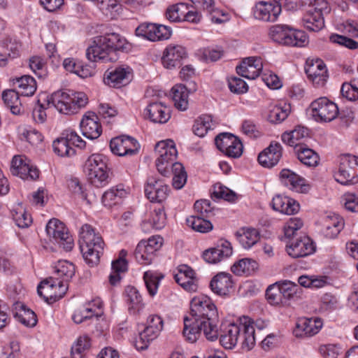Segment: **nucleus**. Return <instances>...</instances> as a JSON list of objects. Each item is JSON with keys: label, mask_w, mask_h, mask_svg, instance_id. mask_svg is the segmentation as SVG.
<instances>
[{"label": "nucleus", "mask_w": 358, "mask_h": 358, "mask_svg": "<svg viewBox=\"0 0 358 358\" xmlns=\"http://www.w3.org/2000/svg\"><path fill=\"white\" fill-rule=\"evenodd\" d=\"M217 317L216 307L209 298L194 297L191 301L189 315L184 318V337L189 342L194 343L203 332L207 340H217L219 337L215 324Z\"/></svg>", "instance_id": "1"}, {"label": "nucleus", "mask_w": 358, "mask_h": 358, "mask_svg": "<svg viewBox=\"0 0 358 358\" xmlns=\"http://www.w3.org/2000/svg\"><path fill=\"white\" fill-rule=\"evenodd\" d=\"M250 323V318L243 317L241 318L238 324H227L219 333L221 345L226 349H232L241 341L242 348L247 351L250 350L255 344V328Z\"/></svg>", "instance_id": "2"}, {"label": "nucleus", "mask_w": 358, "mask_h": 358, "mask_svg": "<svg viewBox=\"0 0 358 358\" xmlns=\"http://www.w3.org/2000/svg\"><path fill=\"white\" fill-rule=\"evenodd\" d=\"M78 243L85 262L90 266L97 265L104 247V242L99 234L91 225L85 224L80 229Z\"/></svg>", "instance_id": "3"}, {"label": "nucleus", "mask_w": 358, "mask_h": 358, "mask_svg": "<svg viewBox=\"0 0 358 358\" xmlns=\"http://www.w3.org/2000/svg\"><path fill=\"white\" fill-rule=\"evenodd\" d=\"M88 103L87 95L83 92L57 91L48 101V105L55 108L60 113L73 115Z\"/></svg>", "instance_id": "4"}, {"label": "nucleus", "mask_w": 358, "mask_h": 358, "mask_svg": "<svg viewBox=\"0 0 358 358\" xmlns=\"http://www.w3.org/2000/svg\"><path fill=\"white\" fill-rule=\"evenodd\" d=\"M301 3L306 7L303 17L304 27L313 31L322 29L324 26L323 15L331 10L328 2L326 0H301Z\"/></svg>", "instance_id": "5"}, {"label": "nucleus", "mask_w": 358, "mask_h": 358, "mask_svg": "<svg viewBox=\"0 0 358 358\" xmlns=\"http://www.w3.org/2000/svg\"><path fill=\"white\" fill-rule=\"evenodd\" d=\"M85 171L89 181L94 186L101 187L108 184V170L102 155H91L85 162Z\"/></svg>", "instance_id": "6"}, {"label": "nucleus", "mask_w": 358, "mask_h": 358, "mask_svg": "<svg viewBox=\"0 0 358 358\" xmlns=\"http://www.w3.org/2000/svg\"><path fill=\"white\" fill-rule=\"evenodd\" d=\"M337 182L342 185L358 182V157L345 154L340 157L338 171L334 175Z\"/></svg>", "instance_id": "7"}, {"label": "nucleus", "mask_w": 358, "mask_h": 358, "mask_svg": "<svg viewBox=\"0 0 358 358\" xmlns=\"http://www.w3.org/2000/svg\"><path fill=\"white\" fill-rule=\"evenodd\" d=\"M269 36L273 42L280 45H298L308 43V36L301 30H292L287 26L277 24L271 27Z\"/></svg>", "instance_id": "8"}, {"label": "nucleus", "mask_w": 358, "mask_h": 358, "mask_svg": "<svg viewBox=\"0 0 358 358\" xmlns=\"http://www.w3.org/2000/svg\"><path fill=\"white\" fill-rule=\"evenodd\" d=\"M155 151L158 154L156 159L157 169L162 175L166 176L169 168L174 164L173 161L178 155L175 143L170 139L159 142L155 146Z\"/></svg>", "instance_id": "9"}, {"label": "nucleus", "mask_w": 358, "mask_h": 358, "mask_svg": "<svg viewBox=\"0 0 358 358\" xmlns=\"http://www.w3.org/2000/svg\"><path fill=\"white\" fill-rule=\"evenodd\" d=\"M67 289L68 284L55 277H50L41 282L37 292L46 302L51 303L62 298Z\"/></svg>", "instance_id": "10"}, {"label": "nucleus", "mask_w": 358, "mask_h": 358, "mask_svg": "<svg viewBox=\"0 0 358 358\" xmlns=\"http://www.w3.org/2000/svg\"><path fill=\"white\" fill-rule=\"evenodd\" d=\"M46 232L50 241L55 243L66 251L72 250L74 243L64 223L57 219L50 220L46 225Z\"/></svg>", "instance_id": "11"}, {"label": "nucleus", "mask_w": 358, "mask_h": 358, "mask_svg": "<svg viewBox=\"0 0 358 358\" xmlns=\"http://www.w3.org/2000/svg\"><path fill=\"white\" fill-rule=\"evenodd\" d=\"M310 108L312 115L317 122H331L339 113L337 105L326 97H320L313 101Z\"/></svg>", "instance_id": "12"}, {"label": "nucleus", "mask_w": 358, "mask_h": 358, "mask_svg": "<svg viewBox=\"0 0 358 358\" xmlns=\"http://www.w3.org/2000/svg\"><path fill=\"white\" fill-rule=\"evenodd\" d=\"M136 35L156 42L169 39L172 34L171 29L165 25L152 23H142L136 29Z\"/></svg>", "instance_id": "13"}, {"label": "nucleus", "mask_w": 358, "mask_h": 358, "mask_svg": "<svg viewBox=\"0 0 358 358\" xmlns=\"http://www.w3.org/2000/svg\"><path fill=\"white\" fill-rule=\"evenodd\" d=\"M127 46H88L86 50L87 58L93 62H115L118 52H124Z\"/></svg>", "instance_id": "14"}, {"label": "nucleus", "mask_w": 358, "mask_h": 358, "mask_svg": "<svg viewBox=\"0 0 358 358\" xmlns=\"http://www.w3.org/2000/svg\"><path fill=\"white\" fill-rule=\"evenodd\" d=\"M10 172L13 176H18L23 180H36L39 176L38 170L24 155L13 157L11 162Z\"/></svg>", "instance_id": "15"}, {"label": "nucleus", "mask_w": 358, "mask_h": 358, "mask_svg": "<svg viewBox=\"0 0 358 358\" xmlns=\"http://www.w3.org/2000/svg\"><path fill=\"white\" fill-rule=\"evenodd\" d=\"M164 322L158 315H151L148 317L147 324L144 330L140 333V342L142 345L138 346L141 350H145L148 344L158 337L163 329Z\"/></svg>", "instance_id": "16"}, {"label": "nucleus", "mask_w": 358, "mask_h": 358, "mask_svg": "<svg viewBox=\"0 0 358 358\" xmlns=\"http://www.w3.org/2000/svg\"><path fill=\"white\" fill-rule=\"evenodd\" d=\"M305 73L316 87L324 86L329 77L326 66L320 59H317L315 62L313 59H308L305 65Z\"/></svg>", "instance_id": "17"}, {"label": "nucleus", "mask_w": 358, "mask_h": 358, "mask_svg": "<svg viewBox=\"0 0 358 358\" xmlns=\"http://www.w3.org/2000/svg\"><path fill=\"white\" fill-rule=\"evenodd\" d=\"M110 148L112 152L118 156H131L138 152L139 144L134 138L122 135L113 138Z\"/></svg>", "instance_id": "18"}, {"label": "nucleus", "mask_w": 358, "mask_h": 358, "mask_svg": "<svg viewBox=\"0 0 358 358\" xmlns=\"http://www.w3.org/2000/svg\"><path fill=\"white\" fill-rule=\"evenodd\" d=\"M131 69L129 66H117L108 69L103 77L106 85L112 87H120L127 85L131 80Z\"/></svg>", "instance_id": "19"}, {"label": "nucleus", "mask_w": 358, "mask_h": 358, "mask_svg": "<svg viewBox=\"0 0 358 358\" xmlns=\"http://www.w3.org/2000/svg\"><path fill=\"white\" fill-rule=\"evenodd\" d=\"M169 187L162 180L150 177L145 186V194L151 202H162L166 200Z\"/></svg>", "instance_id": "20"}, {"label": "nucleus", "mask_w": 358, "mask_h": 358, "mask_svg": "<svg viewBox=\"0 0 358 358\" xmlns=\"http://www.w3.org/2000/svg\"><path fill=\"white\" fill-rule=\"evenodd\" d=\"M80 127L83 135L91 140L98 138L102 133L99 117L92 111H88L83 115Z\"/></svg>", "instance_id": "21"}, {"label": "nucleus", "mask_w": 358, "mask_h": 358, "mask_svg": "<svg viewBox=\"0 0 358 358\" xmlns=\"http://www.w3.org/2000/svg\"><path fill=\"white\" fill-rule=\"evenodd\" d=\"M262 69L260 57H250L243 59L241 64L236 66V72L242 77L254 80L259 76Z\"/></svg>", "instance_id": "22"}, {"label": "nucleus", "mask_w": 358, "mask_h": 358, "mask_svg": "<svg viewBox=\"0 0 358 358\" xmlns=\"http://www.w3.org/2000/svg\"><path fill=\"white\" fill-rule=\"evenodd\" d=\"M343 32L346 35L332 34L329 39L338 45H358L352 38H358V22L347 20L343 24Z\"/></svg>", "instance_id": "23"}, {"label": "nucleus", "mask_w": 358, "mask_h": 358, "mask_svg": "<svg viewBox=\"0 0 358 358\" xmlns=\"http://www.w3.org/2000/svg\"><path fill=\"white\" fill-rule=\"evenodd\" d=\"M197 8L203 10L207 20L213 23L222 24L229 20L228 14L215 8L213 0H190Z\"/></svg>", "instance_id": "24"}, {"label": "nucleus", "mask_w": 358, "mask_h": 358, "mask_svg": "<svg viewBox=\"0 0 358 358\" xmlns=\"http://www.w3.org/2000/svg\"><path fill=\"white\" fill-rule=\"evenodd\" d=\"M322 327V322L318 317L300 318L294 329L296 337L312 336L317 334Z\"/></svg>", "instance_id": "25"}, {"label": "nucleus", "mask_w": 358, "mask_h": 358, "mask_svg": "<svg viewBox=\"0 0 358 358\" xmlns=\"http://www.w3.org/2000/svg\"><path fill=\"white\" fill-rule=\"evenodd\" d=\"M286 250L290 257L299 258L311 255L315 251V246L309 237L303 236L287 244Z\"/></svg>", "instance_id": "26"}, {"label": "nucleus", "mask_w": 358, "mask_h": 358, "mask_svg": "<svg viewBox=\"0 0 358 358\" xmlns=\"http://www.w3.org/2000/svg\"><path fill=\"white\" fill-rule=\"evenodd\" d=\"M144 116L152 122L164 124L171 117L170 109L162 102L151 103L145 109Z\"/></svg>", "instance_id": "27"}, {"label": "nucleus", "mask_w": 358, "mask_h": 358, "mask_svg": "<svg viewBox=\"0 0 358 358\" xmlns=\"http://www.w3.org/2000/svg\"><path fill=\"white\" fill-rule=\"evenodd\" d=\"M232 252L231 243L224 241L216 247L205 250L203 253V257L208 263L216 264L230 257Z\"/></svg>", "instance_id": "28"}, {"label": "nucleus", "mask_w": 358, "mask_h": 358, "mask_svg": "<svg viewBox=\"0 0 358 358\" xmlns=\"http://www.w3.org/2000/svg\"><path fill=\"white\" fill-rule=\"evenodd\" d=\"M282 157V147L278 142H271L258 156L259 163L266 168L275 166Z\"/></svg>", "instance_id": "29"}, {"label": "nucleus", "mask_w": 358, "mask_h": 358, "mask_svg": "<svg viewBox=\"0 0 358 358\" xmlns=\"http://www.w3.org/2000/svg\"><path fill=\"white\" fill-rule=\"evenodd\" d=\"M280 176L282 183L290 189L299 193H307L310 189V186L306 184L304 178L289 169H282Z\"/></svg>", "instance_id": "30"}, {"label": "nucleus", "mask_w": 358, "mask_h": 358, "mask_svg": "<svg viewBox=\"0 0 358 358\" xmlns=\"http://www.w3.org/2000/svg\"><path fill=\"white\" fill-rule=\"evenodd\" d=\"M196 90L195 83H189V87L180 84L172 88V98L176 108L185 110L188 106V96L190 92Z\"/></svg>", "instance_id": "31"}, {"label": "nucleus", "mask_w": 358, "mask_h": 358, "mask_svg": "<svg viewBox=\"0 0 358 358\" xmlns=\"http://www.w3.org/2000/svg\"><path fill=\"white\" fill-rule=\"evenodd\" d=\"M187 52L183 46H167L162 57L163 66L172 69L180 65L181 59L186 57Z\"/></svg>", "instance_id": "32"}, {"label": "nucleus", "mask_w": 358, "mask_h": 358, "mask_svg": "<svg viewBox=\"0 0 358 358\" xmlns=\"http://www.w3.org/2000/svg\"><path fill=\"white\" fill-rule=\"evenodd\" d=\"M231 278V275L227 273H217L210 281L212 291L221 296L228 294L234 287Z\"/></svg>", "instance_id": "33"}, {"label": "nucleus", "mask_w": 358, "mask_h": 358, "mask_svg": "<svg viewBox=\"0 0 358 358\" xmlns=\"http://www.w3.org/2000/svg\"><path fill=\"white\" fill-rule=\"evenodd\" d=\"M273 210L286 215H293L299 210V204L293 199L276 195L272 199Z\"/></svg>", "instance_id": "34"}, {"label": "nucleus", "mask_w": 358, "mask_h": 358, "mask_svg": "<svg viewBox=\"0 0 358 358\" xmlns=\"http://www.w3.org/2000/svg\"><path fill=\"white\" fill-rule=\"evenodd\" d=\"M344 227L343 219L336 214L326 216L323 221V234L329 238L337 237Z\"/></svg>", "instance_id": "35"}, {"label": "nucleus", "mask_w": 358, "mask_h": 358, "mask_svg": "<svg viewBox=\"0 0 358 358\" xmlns=\"http://www.w3.org/2000/svg\"><path fill=\"white\" fill-rule=\"evenodd\" d=\"M194 271L187 265H181L178 268V271L174 275L176 282L182 287L187 291H194L196 289L194 284Z\"/></svg>", "instance_id": "36"}, {"label": "nucleus", "mask_w": 358, "mask_h": 358, "mask_svg": "<svg viewBox=\"0 0 358 358\" xmlns=\"http://www.w3.org/2000/svg\"><path fill=\"white\" fill-rule=\"evenodd\" d=\"M237 241L245 249H250L259 240V233L255 228L243 227L236 233Z\"/></svg>", "instance_id": "37"}, {"label": "nucleus", "mask_w": 358, "mask_h": 358, "mask_svg": "<svg viewBox=\"0 0 358 358\" xmlns=\"http://www.w3.org/2000/svg\"><path fill=\"white\" fill-rule=\"evenodd\" d=\"M127 252L122 250L119 258L112 262V271L109 275V282L112 285H116L121 280L120 273L127 270V262L125 259Z\"/></svg>", "instance_id": "38"}, {"label": "nucleus", "mask_w": 358, "mask_h": 358, "mask_svg": "<svg viewBox=\"0 0 358 358\" xmlns=\"http://www.w3.org/2000/svg\"><path fill=\"white\" fill-rule=\"evenodd\" d=\"M55 273L59 281L68 284L75 275V265L67 260H59L55 266Z\"/></svg>", "instance_id": "39"}, {"label": "nucleus", "mask_w": 358, "mask_h": 358, "mask_svg": "<svg viewBox=\"0 0 358 358\" xmlns=\"http://www.w3.org/2000/svg\"><path fill=\"white\" fill-rule=\"evenodd\" d=\"M294 150L297 158L303 164L308 166H314L317 164L319 156L313 150L302 145L296 146L294 148Z\"/></svg>", "instance_id": "40"}, {"label": "nucleus", "mask_w": 358, "mask_h": 358, "mask_svg": "<svg viewBox=\"0 0 358 358\" xmlns=\"http://www.w3.org/2000/svg\"><path fill=\"white\" fill-rule=\"evenodd\" d=\"M258 266V263L255 260L244 258L234 264L231 266V271L238 275H250L257 270Z\"/></svg>", "instance_id": "41"}, {"label": "nucleus", "mask_w": 358, "mask_h": 358, "mask_svg": "<svg viewBox=\"0 0 358 358\" xmlns=\"http://www.w3.org/2000/svg\"><path fill=\"white\" fill-rule=\"evenodd\" d=\"M19 93L14 90H6L2 94V99L5 104L10 108L13 114L18 115L23 111L22 104L19 100Z\"/></svg>", "instance_id": "42"}, {"label": "nucleus", "mask_w": 358, "mask_h": 358, "mask_svg": "<svg viewBox=\"0 0 358 358\" xmlns=\"http://www.w3.org/2000/svg\"><path fill=\"white\" fill-rule=\"evenodd\" d=\"M308 136V131L303 127L298 126L294 130L289 132H285L282 134V140L284 143L288 144L290 146H302L300 143H298L300 140Z\"/></svg>", "instance_id": "43"}, {"label": "nucleus", "mask_w": 358, "mask_h": 358, "mask_svg": "<svg viewBox=\"0 0 358 358\" xmlns=\"http://www.w3.org/2000/svg\"><path fill=\"white\" fill-rule=\"evenodd\" d=\"M135 257L136 261L144 265H148L154 259L155 253L152 248H149L142 241L138 243L135 250Z\"/></svg>", "instance_id": "44"}, {"label": "nucleus", "mask_w": 358, "mask_h": 358, "mask_svg": "<svg viewBox=\"0 0 358 358\" xmlns=\"http://www.w3.org/2000/svg\"><path fill=\"white\" fill-rule=\"evenodd\" d=\"M16 308L19 311L16 313L15 317L19 322L27 327H33L37 323V317L35 313L27 308L24 304H17Z\"/></svg>", "instance_id": "45"}, {"label": "nucleus", "mask_w": 358, "mask_h": 358, "mask_svg": "<svg viewBox=\"0 0 358 358\" xmlns=\"http://www.w3.org/2000/svg\"><path fill=\"white\" fill-rule=\"evenodd\" d=\"M17 84L19 92L22 96H32L36 90V83L35 79L30 76H23L15 79Z\"/></svg>", "instance_id": "46"}, {"label": "nucleus", "mask_w": 358, "mask_h": 358, "mask_svg": "<svg viewBox=\"0 0 358 358\" xmlns=\"http://www.w3.org/2000/svg\"><path fill=\"white\" fill-rule=\"evenodd\" d=\"M186 222L193 230L200 233H206L213 229L212 223L199 215L187 217Z\"/></svg>", "instance_id": "47"}, {"label": "nucleus", "mask_w": 358, "mask_h": 358, "mask_svg": "<svg viewBox=\"0 0 358 358\" xmlns=\"http://www.w3.org/2000/svg\"><path fill=\"white\" fill-rule=\"evenodd\" d=\"M173 175L172 185L176 189H180L187 182V175L183 165L179 162H175L172 165Z\"/></svg>", "instance_id": "48"}, {"label": "nucleus", "mask_w": 358, "mask_h": 358, "mask_svg": "<svg viewBox=\"0 0 358 358\" xmlns=\"http://www.w3.org/2000/svg\"><path fill=\"white\" fill-rule=\"evenodd\" d=\"M93 45H126L128 43L127 39L119 34L113 32L103 36H97L93 38Z\"/></svg>", "instance_id": "49"}, {"label": "nucleus", "mask_w": 358, "mask_h": 358, "mask_svg": "<svg viewBox=\"0 0 358 358\" xmlns=\"http://www.w3.org/2000/svg\"><path fill=\"white\" fill-rule=\"evenodd\" d=\"M279 285V296L287 299L298 298L301 292L300 287L291 281H285Z\"/></svg>", "instance_id": "50"}, {"label": "nucleus", "mask_w": 358, "mask_h": 358, "mask_svg": "<svg viewBox=\"0 0 358 358\" xmlns=\"http://www.w3.org/2000/svg\"><path fill=\"white\" fill-rule=\"evenodd\" d=\"M213 125L211 116L203 115L196 120L193 125V131L196 136L203 137Z\"/></svg>", "instance_id": "51"}, {"label": "nucleus", "mask_w": 358, "mask_h": 358, "mask_svg": "<svg viewBox=\"0 0 358 358\" xmlns=\"http://www.w3.org/2000/svg\"><path fill=\"white\" fill-rule=\"evenodd\" d=\"M127 192L122 186L118 185L112 187L106 191L102 196V202L104 206H110L113 203H117V199H121L126 196Z\"/></svg>", "instance_id": "52"}, {"label": "nucleus", "mask_w": 358, "mask_h": 358, "mask_svg": "<svg viewBox=\"0 0 358 358\" xmlns=\"http://www.w3.org/2000/svg\"><path fill=\"white\" fill-rule=\"evenodd\" d=\"M52 148L54 152L61 157H71L76 152L74 148L69 145L68 141L63 135L54 141Z\"/></svg>", "instance_id": "53"}, {"label": "nucleus", "mask_w": 358, "mask_h": 358, "mask_svg": "<svg viewBox=\"0 0 358 358\" xmlns=\"http://www.w3.org/2000/svg\"><path fill=\"white\" fill-rule=\"evenodd\" d=\"M90 347V339L87 336H81L71 347L72 358H83L84 353Z\"/></svg>", "instance_id": "54"}, {"label": "nucleus", "mask_w": 358, "mask_h": 358, "mask_svg": "<svg viewBox=\"0 0 358 358\" xmlns=\"http://www.w3.org/2000/svg\"><path fill=\"white\" fill-rule=\"evenodd\" d=\"M162 275H159L152 271L144 273L143 279L149 294L154 296L157 291L159 280L163 278Z\"/></svg>", "instance_id": "55"}, {"label": "nucleus", "mask_w": 358, "mask_h": 358, "mask_svg": "<svg viewBox=\"0 0 358 358\" xmlns=\"http://www.w3.org/2000/svg\"><path fill=\"white\" fill-rule=\"evenodd\" d=\"M188 9L185 3H178L167 8L166 17L172 22L183 21L185 12Z\"/></svg>", "instance_id": "56"}, {"label": "nucleus", "mask_w": 358, "mask_h": 358, "mask_svg": "<svg viewBox=\"0 0 358 358\" xmlns=\"http://www.w3.org/2000/svg\"><path fill=\"white\" fill-rule=\"evenodd\" d=\"M213 196L217 199H223L227 201L234 202L238 196L237 194L228 187L221 184H215L213 187Z\"/></svg>", "instance_id": "57"}, {"label": "nucleus", "mask_w": 358, "mask_h": 358, "mask_svg": "<svg viewBox=\"0 0 358 358\" xmlns=\"http://www.w3.org/2000/svg\"><path fill=\"white\" fill-rule=\"evenodd\" d=\"M127 301L131 306L129 309L138 310L142 306V297L134 287L128 286L125 290Z\"/></svg>", "instance_id": "58"}, {"label": "nucleus", "mask_w": 358, "mask_h": 358, "mask_svg": "<svg viewBox=\"0 0 358 358\" xmlns=\"http://www.w3.org/2000/svg\"><path fill=\"white\" fill-rule=\"evenodd\" d=\"M290 112V106L285 105L283 107L275 106L270 111L268 118L273 123H280L285 120Z\"/></svg>", "instance_id": "59"}, {"label": "nucleus", "mask_w": 358, "mask_h": 358, "mask_svg": "<svg viewBox=\"0 0 358 358\" xmlns=\"http://www.w3.org/2000/svg\"><path fill=\"white\" fill-rule=\"evenodd\" d=\"M238 138L231 134L223 133L216 136L215 141L217 148L224 152Z\"/></svg>", "instance_id": "60"}, {"label": "nucleus", "mask_w": 358, "mask_h": 358, "mask_svg": "<svg viewBox=\"0 0 358 358\" xmlns=\"http://www.w3.org/2000/svg\"><path fill=\"white\" fill-rule=\"evenodd\" d=\"M342 95L349 100L358 99V78H353L350 83H345L341 89Z\"/></svg>", "instance_id": "61"}, {"label": "nucleus", "mask_w": 358, "mask_h": 358, "mask_svg": "<svg viewBox=\"0 0 358 358\" xmlns=\"http://www.w3.org/2000/svg\"><path fill=\"white\" fill-rule=\"evenodd\" d=\"M194 210L199 214V216L203 217H210L215 215L214 207L211 206L210 201L209 200L203 199L196 201L194 203Z\"/></svg>", "instance_id": "62"}, {"label": "nucleus", "mask_w": 358, "mask_h": 358, "mask_svg": "<svg viewBox=\"0 0 358 358\" xmlns=\"http://www.w3.org/2000/svg\"><path fill=\"white\" fill-rule=\"evenodd\" d=\"M166 213L162 207L154 209L150 219L153 228L156 229H162L166 224Z\"/></svg>", "instance_id": "63"}, {"label": "nucleus", "mask_w": 358, "mask_h": 358, "mask_svg": "<svg viewBox=\"0 0 358 358\" xmlns=\"http://www.w3.org/2000/svg\"><path fill=\"white\" fill-rule=\"evenodd\" d=\"M268 11H273L271 3L261 1L255 5L254 16L256 19L266 21L270 19V15H267Z\"/></svg>", "instance_id": "64"}]
</instances>
